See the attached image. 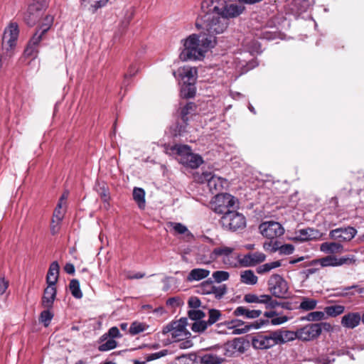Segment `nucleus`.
<instances>
[{"label":"nucleus","mask_w":364,"mask_h":364,"mask_svg":"<svg viewBox=\"0 0 364 364\" xmlns=\"http://www.w3.org/2000/svg\"><path fill=\"white\" fill-rule=\"evenodd\" d=\"M201 14L197 19L196 27L207 38H213L216 44V35L224 33L229 20L240 15L245 6L228 4L225 0H203L201 3Z\"/></svg>","instance_id":"nucleus-1"},{"label":"nucleus","mask_w":364,"mask_h":364,"mask_svg":"<svg viewBox=\"0 0 364 364\" xmlns=\"http://www.w3.org/2000/svg\"><path fill=\"white\" fill-rule=\"evenodd\" d=\"M181 41L183 49L180 53V58L183 61L200 60L208 48L215 46L214 39L207 38L201 32L200 35L191 34Z\"/></svg>","instance_id":"nucleus-2"},{"label":"nucleus","mask_w":364,"mask_h":364,"mask_svg":"<svg viewBox=\"0 0 364 364\" xmlns=\"http://www.w3.org/2000/svg\"><path fill=\"white\" fill-rule=\"evenodd\" d=\"M357 230L353 227L339 228L329 232V237L335 242H323L320 250H339L343 247L342 242L351 240L356 235Z\"/></svg>","instance_id":"nucleus-3"},{"label":"nucleus","mask_w":364,"mask_h":364,"mask_svg":"<svg viewBox=\"0 0 364 364\" xmlns=\"http://www.w3.org/2000/svg\"><path fill=\"white\" fill-rule=\"evenodd\" d=\"M171 150L178 154V161L186 166L196 168L203 162L202 157L193 154L187 145L176 144L171 147Z\"/></svg>","instance_id":"nucleus-4"},{"label":"nucleus","mask_w":364,"mask_h":364,"mask_svg":"<svg viewBox=\"0 0 364 364\" xmlns=\"http://www.w3.org/2000/svg\"><path fill=\"white\" fill-rule=\"evenodd\" d=\"M236 202L237 199L229 193H218L211 200L210 206L215 213L224 215L230 211V208H233Z\"/></svg>","instance_id":"nucleus-5"},{"label":"nucleus","mask_w":364,"mask_h":364,"mask_svg":"<svg viewBox=\"0 0 364 364\" xmlns=\"http://www.w3.org/2000/svg\"><path fill=\"white\" fill-rule=\"evenodd\" d=\"M220 223L223 227L232 231L244 228L246 225L245 216L235 210L228 211L222 216Z\"/></svg>","instance_id":"nucleus-6"},{"label":"nucleus","mask_w":364,"mask_h":364,"mask_svg":"<svg viewBox=\"0 0 364 364\" xmlns=\"http://www.w3.org/2000/svg\"><path fill=\"white\" fill-rule=\"evenodd\" d=\"M355 261L353 257H337L335 255H331L325 257L314 259L312 261H306L301 267H306L310 265H316L319 264L321 267H329V266H339L343 264H350Z\"/></svg>","instance_id":"nucleus-7"},{"label":"nucleus","mask_w":364,"mask_h":364,"mask_svg":"<svg viewBox=\"0 0 364 364\" xmlns=\"http://www.w3.org/2000/svg\"><path fill=\"white\" fill-rule=\"evenodd\" d=\"M269 290L278 298H284L288 291L287 282L279 274L272 275L268 281Z\"/></svg>","instance_id":"nucleus-8"},{"label":"nucleus","mask_w":364,"mask_h":364,"mask_svg":"<svg viewBox=\"0 0 364 364\" xmlns=\"http://www.w3.org/2000/svg\"><path fill=\"white\" fill-rule=\"evenodd\" d=\"M200 180L202 183H207L209 190L212 193L219 192L228 186L227 180L208 171L202 173Z\"/></svg>","instance_id":"nucleus-9"},{"label":"nucleus","mask_w":364,"mask_h":364,"mask_svg":"<svg viewBox=\"0 0 364 364\" xmlns=\"http://www.w3.org/2000/svg\"><path fill=\"white\" fill-rule=\"evenodd\" d=\"M243 300L247 303L262 304L265 305L266 309H273L280 306V303L274 299L271 295L255 294H246Z\"/></svg>","instance_id":"nucleus-10"},{"label":"nucleus","mask_w":364,"mask_h":364,"mask_svg":"<svg viewBox=\"0 0 364 364\" xmlns=\"http://www.w3.org/2000/svg\"><path fill=\"white\" fill-rule=\"evenodd\" d=\"M262 235L267 238L277 239L284 232V229L282 225L274 221H267L262 223L259 227Z\"/></svg>","instance_id":"nucleus-11"},{"label":"nucleus","mask_w":364,"mask_h":364,"mask_svg":"<svg viewBox=\"0 0 364 364\" xmlns=\"http://www.w3.org/2000/svg\"><path fill=\"white\" fill-rule=\"evenodd\" d=\"M18 36V28L16 23H10L5 28L2 38V44L6 50L11 49L16 45Z\"/></svg>","instance_id":"nucleus-12"},{"label":"nucleus","mask_w":364,"mask_h":364,"mask_svg":"<svg viewBox=\"0 0 364 364\" xmlns=\"http://www.w3.org/2000/svg\"><path fill=\"white\" fill-rule=\"evenodd\" d=\"M252 346L257 349H267L277 345L274 331L258 334L253 337Z\"/></svg>","instance_id":"nucleus-13"},{"label":"nucleus","mask_w":364,"mask_h":364,"mask_svg":"<svg viewBox=\"0 0 364 364\" xmlns=\"http://www.w3.org/2000/svg\"><path fill=\"white\" fill-rule=\"evenodd\" d=\"M264 323V321L258 322L256 321L255 323L250 324V325H245V323L241 320H232L230 322L228 323V328L232 329V333L239 335V334H243L248 331H250L251 329H258Z\"/></svg>","instance_id":"nucleus-14"},{"label":"nucleus","mask_w":364,"mask_h":364,"mask_svg":"<svg viewBox=\"0 0 364 364\" xmlns=\"http://www.w3.org/2000/svg\"><path fill=\"white\" fill-rule=\"evenodd\" d=\"M322 234L314 228H304L295 232L294 236L290 239L295 242H306L313 240H317L321 237Z\"/></svg>","instance_id":"nucleus-15"},{"label":"nucleus","mask_w":364,"mask_h":364,"mask_svg":"<svg viewBox=\"0 0 364 364\" xmlns=\"http://www.w3.org/2000/svg\"><path fill=\"white\" fill-rule=\"evenodd\" d=\"M319 330L318 326L315 323L306 325L297 330L298 339L302 341L314 340L319 336Z\"/></svg>","instance_id":"nucleus-16"},{"label":"nucleus","mask_w":364,"mask_h":364,"mask_svg":"<svg viewBox=\"0 0 364 364\" xmlns=\"http://www.w3.org/2000/svg\"><path fill=\"white\" fill-rule=\"evenodd\" d=\"M265 255L260 252H248L245 255L241 254L240 267H251L263 262Z\"/></svg>","instance_id":"nucleus-17"},{"label":"nucleus","mask_w":364,"mask_h":364,"mask_svg":"<svg viewBox=\"0 0 364 364\" xmlns=\"http://www.w3.org/2000/svg\"><path fill=\"white\" fill-rule=\"evenodd\" d=\"M173 75L176 77V75L181 77L184 84H194L196 79L197 70L193 67L180 68L176 72H173Z\"/></svg>","instance_id":"nucleus-18"},{"label":"nucleus","mask_w":364,"mask_h":364,"mask_svg":"<svg viewBox=\"0 0 364 364\" xmlns=\"http://www.w3.org/2000/svg\"><path fill=\"white\" fill-rule=\"evenodd\" d=\"M362 321V316L359 312H348L345 314L341 321L343 327L353 329L358 326Z\"/></svg>","instance_id":"nucleus-19"},{"label":"nucleus","mask_w":364,"mask_h":364,"mask_svg":"<svg viewBox=\"0 0 364 364\" xmlns=\"http://www.w3.org/2000/svg\"><path fill=\"white\" fill-rule=\"evenodd\" d=\"M41 14V6L38 3L31 4L25 16V21L30 26H33L38 20Z\"/></svg>","instance_id":"nucleus-20"},{"label":"nucleus","mask_w":364,"mask_h":364,"mask_svg":"<svg viewBox=\"0 0 364 364\" xmlns=\"http://www.w3.org/2000/svg\"><path fill=\"white\" fill-rule=\"evenodd\" d=\"M265 250H294V247L290 244H282L278 239L267 238L263 243Z\"/></svg>","instance_id":"nucleus-21"},{"label":"nucleus","mask_w":364,"mask_h":364,"mask_svg":"<svg viewBox=\"0 0 364 364\" xmlns=\"http://www.w3.org/2000/svg\"><path fill=\"white\" fill-rule=\"evenodd\" d=\"M222 350L226 356H232L236 351L243 352V341L241 338H235L225 344Z\"/></svg>","instance_id":"nucleus-22"},{"label":"nucleus","mask_w":364,"mask_h":364,"mask_svg":"<svg viewBox=\"0 0 364 364\" xmlns=\"http://www.w3.org/2000/svg\"><path fill=\"white\" fill-rule=\"evenodd\" d=\"M218 256H223V260L228 266L240 267L241 254L239 252H222Z\"/></svg>","instance_id":"nucleus-23"},{"label":"nucleus","mask_w":364,"mask_h":364,"mask_svg":"<svg viewBox=\"0 0 364 364\" xmlns=\"http://www.w3.org/2000/svg\"><path fill=\"white\" fill-rule=\"evenodd\" d=\"M275 338L277 344L284 343L298 339V332L292 331H275Z\"/></svg>","instance_id":"nucleus-24"},{"label":"nucleus","mask_w":364,"mask_h":364,"mask_svg":"<svg viewBox=\"0 0 364 364\" xmlns=\"http://www.w3.org/2000/svg\"><path fill=\"white\" fill-rule=\"evenodd\" d=\"M56 296V288L52 286H48L45 290L42 298V305L46 309H50Z\"/></svg>","instance_id":"nucleus-25"},{"label":"nucleus","mask_w":364,"mask_h":364,"mask_svg":"<svg viewBox=\"0 0 364 364\" xmlns=\"http://www.w3.org/2000/svg\"><path fill=\"white\" fill-rule=\"evenodd\" d=\"M108 0H80L82 7L95 14L99 9L105 6Z\"/></svg>","instance_id":"nucleus-26"},{"label":"nucleus","mask_w":364,"mask_h":364,"mask_svg":"<svg viewBox=\"0 0 364 364\" xmlns=\"http://www.w3.org/2000/svg\"><path fill=\"white\" fill-rule=\"evenodd\" d=\"M262 314L260 310H250L245 306H238L233 311V315L235 316H243L246 318H256Z\"/></svg>","instance_id":"nucleus-27"},{"label":"nucleus","mask_w":364,"mask_h":364,"mask_svg":"<svg viewBox=\"0 0 364 364\" xmlns=\"http://www.w3.org/2000/svg\"><path fill=\"white\" fill-rule=\"evenodd\" d=\"M58 274L59 265L57 262H53L50 266L46 277V282L48 286L55 287V284L58 281Z\"/></svg>","instance_id":"nucleus-28"},{"label":"nucleus","mask_w":364,"mask_h":364,"mask_svg":"<svg viewBox=\"0 0 364 364\" xmlns=\"http://www.w3.org/2000/svg\"><path fill=\"white\" fill-rule=\"evenodd\" d=\"M222 252H198L196 255V260L199 264H210Z\"/></svg>","instance_id":"nucleus-29"},{"label":"nucleus","mask_w":364,"mask_h":364,"mask_svg":"<svg viewBox=\"0 0 364 364\" xmlns=\"http://www.w3.org/2000/svg\"><path fill=\"white\" fill-rule=\"evenodd\" d=\"M210 274V271L205 269L196 268L192 269L187 276L186 281L192 282L200 281L206 278Z\"/></svg>","instance_id":"nucleus-30"},{"label":"nucleus","mask_w":364,"mask_h":364,"mask_svg":"<svg viewBox=\"0 0 364 364\" xmlns=\"http://www.w3.org/2000/svg\"><path fill=\"white\" fill-rule=\"evenodd\" d=\"M201 364H221L224 359L214 353H206L198 356Z\"/></svg>","instance_id":"nucleus-31"},{"label":"nucleus","mask_w":364,"mask_h":364,"mask_svg":"<svg viewBox=\"0 0 364 364\" xmlns=\"http://www.w3.org/2000/svg\"><path fill=\"white\" fill-rule=\"evenodd\" d=\"M175 327L171 334L173 341H180L187 335L186 328L183 324L174 323Z\"/></svg>","instance_id":"nucleus-32"},{"label":"nucleus","mask_w":364,"mask_h":364,"mask_svg":"<svg viewBox=\"0 0 364 364\" xmlns=\"http://www.w3.org/2000/svg\"><path fill=\"white\" fill-rule=\"evenodd\" d=\"M257 277L253 271L248 269L241 272L240 274V281L242 283L248 284V285H254L257 282Z\"/></svg>","instance_id":"nucleus-33"},{"label":"nucleus","mask_w":364,"mask_h":364,"mask_svg":"<svg viewBox=\"0 0 364 364\" xmlns=\"http://www.w3.org/2000/svg\"><path fill=\"white\" fill-rule=\"evenodd\" d=\"M145 192L143 188H134L133 190V198L140 208H143L145 204Z\"/></svg>","instance_id":"nucleus-34"},{"label":"nucleus","mask_w":364,"mask_h":364,"mask_svg":"<svg viewBox=\"0 0 364 364\" xmlns=\"http://www.w3.org/2000/svg\"><path fill=\"white\" fill-rule=\"evenodd\" d=\"M171 227L176 234L182 235L187 238L192 237V234L187 227L180 223H171Z\"/></svg>","instance_id":"nucleus-35"},{"label":"nucleus","mask_w":364,"mask_h":364,"mask_svg":"<svg viewBox=\"0 0 364 364\" xmlns=\"http://www.w3.org/2000/svg\"><path fill=\"white\" fill-rule=\"evenodd\" d=\"M345 311V306L343 305H332L325 308V313L328 316L336 317L342 314Z\"/></svg>","instance_id":"nucleus-36"},{"label":"nucleus","mask_w":364,"mask_h":364,"mask_svg":"<svg viewBox=\"0 0 364 364\" xmlns=\"http://www.w3.org/2000/svg\"><path fill=\"white\" fill-rule=\"evenodd\" d=\"M317 303L318 301L316 299L303 297L302 301L299 305V309L304 311H311L316 308Z\"/></svg>","instance_id":"nucleus-37"},{"label":"nucleus","mask_w":364,"mask_h":364,"mask_svg":"<svg viewBox=\"0 0 364 364\" xmlns=\"http://www.w3.org/2000/svg\"><path fill=\"white\" fill-rule=\"evenodd\" d=\"M70 290L72 295L76 299H81L82 293L80 288V283L77 279H72L70 282Z\"/></svg>","instance_id":"nucleus-38"},{"label":"nucleus","mask_w":364,"mask_h":364,"mask_svg":"<svg viewBox=\"0 0 364 364\" xmlns=\"http://www.w3.org/2000/svg\"><path fill=\"white\" fill-rule=\"evenodd\" d=\"M281 266V262L279 261H274L272 262L265 263L257 267V272L259 274H264L269 272L270 270L279 267Z\"/></svg>","instance_id":"nucleus-39"},{"label":"nucleus","mask_w":364,"mask_h":364,"mask_svg":"<svg viewBox=\"0 0 364 364\" xmlns=\"http://www.w3.org/2000/svg\"><path fill=\"white\" fill-rule=\"evenodd\" d=\"M146 329V324H144L143 323L134 321L131 324V326L129 328V333L131 335L134 336V335H136L138 333H140L144 331Z\"/></svg>","instance_id":"nucleus-40"},{"label":"nucleus","mask_w":364,"mask_h":364,"mask_svg":"<svg viewBox=\"0 0 364 364\" xmlns=\"http://www.w3.org/2000/svg\"><path fill=\"white\" fill-rule=\"evenodd\" d=\"M181 95L186 98L194 97L196 94V87L194 84H184L181 87Z\"/></svg>","instance_id":"nucleus-41"},{"label":"nucleus","mask_w":364,"mask_h":364,"mask_svg":"<svg viewBox=\"0 0 364 364\" xmlns=\"http://www.w3.org/2000/svg\"><path fill=\"white\" fill-rule=\"evenodd\" d=\"M210 291L217 299H220L227 293V287L225 284L215 285L211 287Z\"/></svg>","instance_id":"nucleus-42"},{"label":"nucleus","mask_w":364,"mask_h":364,"mask_svg":"<svg viewBox=\"0 0 364 364\" xmlns=\"http://www.w3.org/2000/svg\"><path fill=\"white\" fill-rule=\"evenodd\" d=\"M49 309H47L46 310L43 311L39 318L40 321L42 322L46 327L49 326L50 321L53 317V314Z\"/></svg>","instance_id":"nucleus-43"},{"label":"nucleus","mask_w":364,"mask_h":364,"mask_svg":"<svg viewBox=\"0 0 364 364\" xmlns=\"http://www.w3.org/2000/svg\"><path fill=\"white\" fill-rule=\"evenodd\" d=\"M196 105L193 102L188 103L185 107H183L181 109V119L184 122L188 121L187 115L191 114L192 112L195 110Z\"/></svg>","instance_id":"nucleus-44"},{"label":"nucleus","mask_w":364,"mask_h":364,"mask_svg":"<svg viewBox=\"0 0 364 364\" xmlns=\"http://www.w3.org/2000/svg\"><path fill=\"white\" fill-rule=\"evenodd\" d=\"M326 313L324 311H313L309 313L306 319L309 321H318L326 318Z\"/></svg>","instance_id":"nucleus-45"},{"label":"nucleus","mask_w":364,"mask_h":364,"mask_svg":"<svg viewBox=\"0 0 364 364\" xmlns=\"http://www.w3.org/2000/svg\"><path fill=\"white\" fill-rule=\"evenodd\" d=\"M221 316L220 311L218 309H211L208 310V323L210 326L218 321Z\"/></svg>","instance_id":"nucleus-46"},{"label":"nucleus","mask_w":364,"mask_h":364,"mask_svg":"<svg viewBox=\"0 0 364 364\" xmlns=\"http://www.w3.org/2000/svg\"><path fill=\"white\" fill-rule=\"evenodd\" d=\"M213 278L218 283L226 281L229 279L230 274L225 271H216L213 273Z\"/></svg>","instance_id":"nucleus-47"},{"label":"nucleus","mask_w":364,"mask_h":364,"mask_svg":"<svg viewBox=\"0 0 364 364\" xmlns=\"http://www.w3.org/2000/svg\"><path fill=\"white\" fill-rule=\"evenodd\" d=\"M168 350L167 349H164L159 352H156L154 353L147 354L146 355V361H152L156 359H159L162 357H164L168 354Z\"/></svg>","instance_id":"nucleus-48"},{"label":"nucleus","mask_w":364,"mask_h":364,"mask_svg":"<svg viewBox=\"0 0 364 364\" xmlns=\"http://www.w3.org/2000/svg\"><path fill=\"white\" fill-rule=\"evenodd\" d=\"M117 347V342L114 339H109L105 343L99 346L98 350L100 351H108Z\"/></svg>","instance_id":"nucleus-49"},{"label":"nucleus","mask_w":364,"mask_h":364,"mask_svg":"<svg viewBox=\"0 0 364 364\" xmlns=\"http://www.w3.org/2000/svg\"><path fill=\"white\" fill-rule=\"evenodd\" d=\"M208 326L210 325L208 324V321H198L193 323L191 329L195 332H202L205 331Z\"/></svg>","instance_id":"nucleus-50"},{"label":"nucleus","mask_w":364,"mask_h":364,"mask_svg":"<svg viewBox=\"0 0 364 364\" xmlns=\"http://www.w3.org/2000/svg\"><path fill=\"white\" fill-rule=\"evenodd\" d=\"M53 22V17L52 16H46L43 19L42 24L38 29L42 31V33H46L52 26Z\"/></svg>","instance_id":"nucleus-51"},{"label":"nucleus","mask_w":364,"mask_h":364,"mask_svg":"<svg viewBox=\"0 0 364 364\" xmlns=\"http://www.w3.org/2000/svg\"><path fill=\"white\" fill-rule=\"evenodd\" d=\"M38 53V48L30 44L29 43L24 50V55L26 57H30V58H36Z\"/></svg>","instance_id":"nucleus-52"},{"label":"nucleus","mask_w":364,"mask_h":364,"mask_svg":"<svg viewBox=\"0 0 364 364\" xmlns=\"http://www.w3.org/2000/svg\"><path fill=\"white\" fill-rule=\"evenodd\" d=\"M45 33H42L41 30L38 29L30 40L29 43L38 48L39 43L43 39V36Z\"/></svg>","instance_id":"nucleus-53"},{"label":"nucleus","mask_w":364,"mask_h":364,"mask_svg":"<svg viewBox=\"0 0 364 364\" xmlns=\"http://www.w3.org/2000/svg\"><path fill=\"white\" fill-rule=\"evenodd\" d=\"M188 316L191 320L198 321L205 316V314L200 309H191L188 311Z\"/></svg>","instance_id":"nucleus-54"},{"label":"nucleus","mask_w":364,"mask_h":364,"mask_svg":"<svg viewBox=\"0 0 364 364\" xmlns=\"http://www.w3.org/2000/svg\"><path fill=\"white\" fill-rule=\"evenodd\" d=\"M62 208L63 207H59V204L57 205L53 213V219H55L57 221H62L65 214V211L62 210Z\"/></svg>","instance_id":"nucleus-55"},{"label":"nucleus","mask_w":364,"mask_h":364,"mask_svg":"<svg viewBox=\"0 0 364 364\" xmlns=\"http://www.w3.org/2000/svg\"><path fill=\"white\" fill-rule=\"evenodd\" d=\"M60 222L57 221L55 219H52L51 225H50V232L52 235L57 234L60 229Z\"/></svg>","instance_id":"nucleus-56"},{"label":"nucleus","mask_w":364,"mask_h":364,"mask_svg":"<svg viewBox=\"0 0 364 364\" xmlns=\"http://www.w3.org/2000/svg\"><path fill=\"white\" fill-rule=\"evenodd\" d=\"M9 285V280L6 279L4 277L0 278V295H3Z\"/></svg>","instance_id":"nucleus-57"},{"label":"nucleus","mask_w":364,"mask_h":364,"mask_svg":"<svg viewBox=\"0 0 364 364\" xmlns=\"http://www.w3.org/2000/svg\"><path fill=\"white\" fill-rule=\"evenodd\" d=\"M316 325H318L320 330H319V336L321 335L322 331H331L332 330V326L327 322H321V323H316Z\"/></svg>","instance_id":"nucleus-58"},{"label":"nucleus","mask_w":364,"mask_h":364,"mask_svg":"<svg viewBox=\"0 0 364 364\" xmlns=\"http://www.w3.org/2000/svg\"><path fill=\"white\" fill-rule=\"evenodd\" d=\"M287 321H288V318L286 316H277V317H274L273 318H272L271 323L274 326L280 325V324L285 323Z\"/></svg>","instance_id":"nucleus-59"},{"label":"nucleus","mask_w":364,"mask_h":364,"mask_svg":"<svg viewBox=\"0 0 364 364\" xmlns=\"http://www.w3.org/2000/svg\"><path fill=\"white\" fill-rule=\"evenodd\" d=\"M188 305L193 309H197L200 306V301L196 296H192L188 300Z\"/></svg>","instance_id":"nucleus-60"},{"label":"nucleus","mask_w":364,"mask_h":364,"mask_svg":"<svg viewBox=\"0 0 364 364\" xmlns=\"http://www.w3.org/2000/svg\"><path fill=\"white\" fill-rule=\"evenodd\" d=\"M168 306L176 307L181 304V299L178 297H171L166 301Z\"/></svg>","instance_id":"nucleus-61"},{"label":"nucleus","mask_w":364,"mask_h":364,"mask_svg":"<svg viewBox=\"0 0 364 364\" xmlns=\"http://www.w3.org/2000/svg\"><path fill=\"white\" fill-rule=\"evenodd\" d=\"M100 196L105 203V208H108V207L109 205V203H108L109 196L108 193H107V191L104 188H102V192L100 193Z\"/></svg>","instance_id":"nucleus-62"},{"label":"nucleus","mask_w":364,"mask_h":364,"mask_svg":"<svg viewBox=\"0 0 364 364\" xmlns=\"http://www.w3.org/2000/svg\"><path fill=\"white\" fill-rule=\"evenodd\" d=\"M108 334L112 338L121 337V335H120V333H119V331L118 328L115 327V326L112 327L109 330Z\"/></svg>","instance_id":"nucleus-63"},{"label":"nucleus","mask_w":364,"mask_h":364,"mask_svg":"<svg viewBox=\"0 0 364 364\" xmlns=\"http://www.w3.org/2000/svg\"><path fill=\"white\" fill-rule=\"evenodd\" d=\"M193 346V342L191 340L183 341L178 344V347L181 349L189 348Z\"/></svg>","instance_id":"nucleus-64"}]
</instances>
